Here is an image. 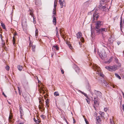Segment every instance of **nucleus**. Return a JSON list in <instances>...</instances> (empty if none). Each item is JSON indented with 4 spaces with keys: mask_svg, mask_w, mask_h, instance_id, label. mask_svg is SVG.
<instances>
[{
    "mask_svg": "<svg viewBox=\"0 0 124 124\" xmlns=\"http://www.w3.org/2000/svg\"><path fill=\"white\" fill-rule=\"evenodd\" d=\"M76 71L78 73H79L80 71V69L79 68H77L76 69Z\"/></svg>",
    "mask_w": 124,
    "mask_h": 124,
    "instance_id": "obj_27",
    "label": "nucleus"
},
{
    "mask_svg": "<svg viewBox=\"0 0 124 124\" xmlns=\"http://www.w3.org/2000/svg\"><path fill=\"white\" fill-rule=\"evenodd\" d=\"M19 94L20 95L21 94V93L20 92V91H19Z\"/></svg>",
    "mask_w": 124,
    "mask_h": 124,
    "instance_id": "obj_51",
    "label": "nucleus"
},
{
    "mask_svg": "<svg viewBox=\"0 0 124 124\" xmlns=\"http://www.w3.org/2000/svg\"><path fill=\"white\" fill-rule=\"evenodd\" d=\"M54 10L53 11V14L54 15H55L56 13V9H54Z\"/></svg>",
    "mask_w": 124,
    "mask_h": 124,
    "instance_id": "obj_33",
    "label": "nucleus"
},
{
    "mask_svg": "<svg viewBox=\"0 0 124 124\" xmlns=\"http://www.w3.org/2000/svg\"><path fill=\"white\" fill-rule=\"evenodd\" d=\"M56 31L57 33V36L58 37V35L57 34L58 33V28H56Z\"/></svg>",
    "mask_w": 124,
    "mask_h": 124,
    "instance_id": "obj_34",
    "label": "nucleus"
},
{
    "mask_svg": "<svg viewBox=\"0 0 124 124\" xmlns=\"http://www.w3.org/2000/svg\"><path fill=\"white\" fill-rule=\"evenodd\" d=\"M122 107H123V110L124 111V104H123Z\"/></svg>",
    "mask_w": 124,
    "mask_h": 124,
    "instance_id": "obj_46",
    "label": "nucleus"
},
{
    "mask_svg": "<svg viewBox=\"0 0 124 124\" xmlns=\"http://www.w3.org/2000/svg\"><path fill=\"white\" fill-rule=\"evenodd\" d=\"M94 104L96 106H97L99 105V103L97 100H94Z\"/></svg>",
    "mask_w": 124,
    "mask_h": 124,
    "instance_id": "obj_16",
    "label": "nucleus"
},
{
    "mask_svg": "<svg viewBox=\"0 0 124 124\" xmlns=\"http://www.w3.org/2000/svg\"><path fill=\"white\" fill-rule=\"evenodd\" d=\"M68 46H69L70 48V49H71V50H72V49H73V47H72V46L71 44H70L68 45Z\"/></svg>",
    "mask_w": 124,
    "mask_h": 124,
    "instance_id": "obj_32",
    "label": "nucleus"
},
{
    "mask_svg": "<svg viewBox=\"0 0 124 124\" xmlns=\"http://www.w3.org/2000/svg\"><path fill=\"white\" fill-rule=\"evenodd\" d=\"M38 30L37 29H36L35 31V36H37L36 37H37V36L38 35Z\"/></svg>",
    "mask_w": 124,
    "mask_h": 124,
    "instance_id": "obj_24",
    "label": "nucleus"
},
{
    "mask_svg": "<svg viewBox=\"0 0 124 124\" xmlns=\"http://www.w3.org/2000/svg\"><path fill=\"white\" fill-rule=\"evenodd\" d=\"M115 75L117 77V78H118L119 79H121V78L116 73L115 74Z\"/></svg>",
    "mask_w": 124,
    "mask_h": 124,
    "instance_id": "obj_20",
    "label": "nucleus"
},
{
    "mask_svg": "<svg viewBox=\"0 0 124 124\" xmlns=\"http://www.w3.org/2000/svg\"><path fill=\"white\" fill-rule=\"evenodd\" d=\"M14 9H15V8H14Z\"/></svg>",
    "mask_w": 124,
    "mask_h": 124,
    "instance_id": "obj_63",
    "label": "nucleus"
},
{
    "mask_svg": "<svg viewBox=\"0 0 124 124\" xmlns=\"http://www.w3.org/2000/svg\"><path fill=\"white\" fill-rule=\"evenodd\" d=\"M33 20H34V23H36V21H35L34 20V19H35V18H33Z\"/></svg>",
    "mask_w": 124,
    "mask_h": 124,
    "instance_id": "obj_47",
    "label": "nucleus"
},
{
    "mask_svg": "<svg viewBox=\"0 0 124 124\" xmlns=\"http://www.w3.org/2000/svg\"><path fill=\"white\" fill-rule=\"evenodd\" d=\"M99 15L98 13H94L93 15V20L92 21V22L93 23H94L95 22V19L97 20L99 16Z\"/></svg>",
    "mask_w": 124,
    "mask_h": 124,
    "instance_id": "obj_5",
    "label": "nucleus"
},
{
    "mask_svg": "<svg viewBox=\"0 0 124 124\" xmlns=\"http://www.w3.org/2000/svg\"><path fill=\"white\" fill-rule=\"evenodd\" d=\"M110 122L111 124H115L113 120H112L110 119Z\"/></svg>",
    "mask_w": 124,
    "mask_h": 124,
    "instance_id": "obj_30",
    "label": "nucleus"
},
{
    "mask_svg": "<svg viewBox=\"0 0 124 124\" xmlns=\"http://www.w3.org/2000/svg\"><path fill=\"white\" fill-rule=\"evenodd\" d=\"M13 44H14V45L15 44V37H13Z\"/></svg>",
    "mask_w": 124,
    "mask_h": 124,
    "instance_id": "obj_26",
    "label": "nucleus"
},
{
    "mask_svg": "<svg viewBox=\"0 0 124 124\" xmlns=\"http://www.w3.org/2000/svg\"><path fill=\"white\" fill-rule=\"evenodd\" d=\"M61 72L62 73V74H64V71L62 69H61Z\"/></svg>",
    "mask_w": 124,
    "mask_h": 124,
    "instance_id": "obj_39",
    "label": "nucleus"
},
{
    "mask_svg": "<svg viewBox=\"0 0 124 124\" xmlns=\"http://www.w3.org/2000/svg\"><path fill=\"white\" fill-rule=\"evenodd\" d=\"M123 95L124 96V93H123Z\"/></svg>",
    "mask_w": 124,
    "mask_h": 124,
    "instance_id": "obj_60",
    "label": "nucleus"
},
{
    "mask_svg": "<svg viewBox=\"0 0 124 124\" xmlns=\"http://www.w3.org/2000/svg\"><path fill=\"white\" fill-rule=\"evenodd\" d=\"M1 26H2V27L4 29H5L6 28V27L5 25L4 24V23L2 22H1Z\"/></svg>",
    "mask_w": 124,
    "mask_h": 124,
    "instance_id": "obj_18",
    "label": "nucleus"
},
{
    "mask_svg": "<svg viewBox=\"0 0 124 124\" xmlns=\"http://www.w3.org/2000/svg\"><path fill=\"white\" fill-rule=\"evenodd\" d=\"M102 8H103V9H104L106 8V7L104 6H103V7Z\"/></svg>",
    "mask_w": 124,
    "mask_h": 124,
    "instance_id": "obj_54",
    "label": "nucleus"
},
{
    "mask_svg": "<svg viewBox=\"0 0 124 124\" xmlns=\"http://www.w3.org/2000/svg\"><path fill=\"white\" fill-rule=\"evenodd\" d=\"M108 28H101L100 29H99V30H98L97 32H107L108 30Z\"/></svg>",
    "mask_w": 124,
    "mask_h": 124,
    "instance_id": "obj_7",
    "label": "nucleus"
},
{
    "mask_svg": "<svg viewBox=\"0 0 124 124\" xmlns=\"http://www.w3.org/2000/svg\"><path fill=\"white\" fill-rule=\"evenodd\" d=\"M0 38L1 39L2 41V46H3L5 45V43L4 41H3V39H2V35L1 34H0Z\"/></svg>",
    "mask_w": 124,
    "mask_h": 124,
    "instance_id": "obj_11",
    "label": "nucleus"
},
{
    "mask_svg": "<svg viewBox=\"0 0 124 124\" xmlns=\"http://www.w3.org/2000/svg\"><path fill=\"white\" fill-rule=\"evenodd\" d=\"M54 95L55 96H59V94L57 92H55L54 93Z\"/></svg>",
    "mask_w": 124,
    "mask_h": 124,
    "instance_id": "obj_19",
    "label": "nucleus"
},
{
    "mask_svg": "<svg viewBox=\"0 0 124 124\" xmlns=\"http://www.w3.org/2000/svg\"><path fill=\"white\" fill-rule=\"evenodd\" d=\"M122 32L123 33H124V32H123L122 31Z\"/></svg>",
    "mask_w": 124,
    "mask_h": 124,
    "instance_id": "obj_57",
    "label": "nucleus"
},
{
    "mask_svg": "<svg viewBox=\"0 0 124 124\" xmlns=\"http://www.w3.org/2000/svg\"><path fill=\"white\" fill-rule=\"evenodd\" d=\"M18 68V70L20 71H22L23 67L22 66H21L20 65H18V66L17 67Z\"/></svg>",
    "mask_w": 124,
    "mask_h": 124,
    "instance_id": "obj_15",
    "label": "nucleus"
},
{
    "mask_svg": "<svg viewBox=\"0 0 124 124\" xmlns=\"http://www.w3.org/2000/svg\"><path fill=\"white\" fill-rule=\"evenodd\" d=\"M12 116L11 115H10L9 117L8 120H10V119H12Z\"/></svg>",
    "mask_w": 124,
    "mask_h": 124,
    "instance_id": "obj_36",
    "label": "nucleus"
},
{
    "mask_svg": "<svg viewBox=\"0 0 124 124\" xmlns=\"http://www.w3.org/2000/svg\"><path fill=\"white\" fill-rule=\"evenodd\" d=\"M80 92H81V93L82 94H83L84 93L83 92L81 91H80Z\"/></svg>",
    "mask_w": 124,
    "mask_h": 124,
    "instance_id": "obj_52",
    "label": "nucleus"
},
{
    "mask_svg": "<svg viewBox=\"0 0 124 124\" xmlns=\"http://www.w3.org/2000/svg\"><path fill=\"white\" fill-rule=\"evenodd\" d=\"M101 22L100 21H98L96 22L95 24V30L96 29H99L101 26Z\"/></svg>",
    "mask_w": 124,
    "mask_h": 124,
    "instance_id": "obj_6",
    "label": "nucleus"
},
{
    "mask_svg": "<svg viewBox=\"0 0 124 124\" xmlns=\"http://www.w3.org/2000/svg\"><path fill=\"white\" fill-rule=\"evenodd\" d=\"M39 102H40V103H40V102H41V101H39Z\"/></svg>",
    "mask_w": 124,
    "mask_h": 124,
    "instance_id": "obj_61",
    "label": "nucleus"
},
{
    "mask_svg": "<svg viewBox=\"0 0 124 124\" xmlns=\"http://www.w3.org/2000/svg\"><path fill=\"white\" fill-rule=\"evenodd\" d=\"M22 27L23 28H24L25 26H26L27 25L26 22L25 21V23H24L23 21L22 23Z\"/></svg>",
    "mask_w": 124,
    "mask_h": 124,
    "instance_id": "obj_13",
    "label": "nucleus"
},
{
    "mask_svg": "<svg viewBox=\"0 0 124 124\" xmlns=\"http://www.w3.org/2000/svg\"><path fill=\"white\" fill-rule=\"evenodd\" d=\"M77 37L78 38H80L82 36V34L81 32H79L77 34Z\"/></svg>",
    "mask_w": 124,
    "mask_h": 124,
    "instance_id": "obj_9",
    "label": "nucleus"
},
{
    "mask_svg": "<svg viewBox=\"0 0 124 124\" xmlns=\"http://www.w3.org/2000/svg\"><path fill=\"white\" fill-rule=\"evenodd\" d=\"M86 101L89 104L90 103V102L87 99H86Z\"/></svg>",
    "mask_w": 124,
    "mask_h": 124,
    "instance_id": "obj_41",
    "label": "nucleus"
},
{
    "mask_svg": "<svg viewBox=\"0 0 124 124\" xmlns=\"http://www.w3.org/2000/svg\"><path fill=\"white\" fill-rule=\"evenodd\" d=\"M41 117L43 119H44V117H45L43 115H42L41 116Z\"/></svg>",
    "mask_w": 124,
    "mask_h": 124,
    "instance_id": "obj_42",
    "label": "nucleus"
},
{
    "mask_svg": "<svg viewBox=\"0 0 124 124\" xmlns=\"http://www.w3.org/2000/svg\"><path fill=\"white\" fill-rule=\"evenodd\" d=\"M108 110V108H105L104 109V111L105 112L107 111Z\"/></svg>",
    "mask_w": 124,
    "mask_h": 124,
    "instance_id": "obj_35",
    "label": "nucleus"
},
{
    "mask_svg": "<svg viewBox=\"0 0 124 124\" xmlns=\"http://www.w3.org/2000/svg\"><path fill=\"white\" fill-rule=\"evenodd\" d=\"M96 119L97 120V121L98 122H99V121H101V119L99 117H96Z\"/></svg>",
    "mask_w": 124,
    "mask_h": 124,
    "instance_id": "obj_28",
    "label": "nucleus"
},
{
    "mask_svg": "<svg viewBox=\"0 0 124 124\" xmlns=\"http://www.w3.org/2000/svg\"><path fill=\"white\" fill-rule=\"evenodd\" d=\"M99 29H96V30H96V31H96V32H97L98 31V30H99Z\"/></svg>",
    "mask_w": 124,
    "mask_h": 124,
    "instance_id": "obj_49",
    "label": "nucleus"
},
{
    "mask_svg": "<svg viewBox=\"0 0 124 124\" xmlns=\"http://www.w3.org/2000/svg\"><path fill=\"white\" fill-rule=\"evenodd\" d=\"M30 15L31 16L33 17L34 18V15L33 14V11L32 10H30Z\"/></svg>",
    "mask_w": 124,
    "mask_h": 124,
    "instance_id": "obj_14",
    "label": "nucleus"
},
{
    "mask_svg": "<svg viewBox=\"0 0 124 124\" xmlns=\"http://www.w3.org/2000/svg\"><path fill=\"white\" fill-rule=\"evenodd\" d=\"M99 114H100L101 115H103L104 114V113L102 112H99ZM101 116L102 117H103V116Z\"/></svg>",
    "mask_w": 124,
    "mask_h": 124,
    "instance_id": "obj_37",
    "label": "nucleus"
},
{
    "mask_svg": "<svg viewBox=\"0 0 124 124\" xmlns=\"http://www.w3.org/2000/svg\"><path fill=\"white\" fill-rule=\"evenodd\" d=\"M5 69H6L7 71H9V67L8 65H7L5 67Z\"/></svg>",
    "mask_w": 124,
    "mask_h": 124,
    "instance_id": "obj_21",
    "label": "nucleus"
},
{
    "mask_svg": "<svg viewBox=\"0 0 124 124\" xmlns=\"http://www.w3.org/2000/svg\"><path fill=\"white\" fill-rule=\"evenodd\" d=\"M18 89L19 91H20V88L19 87H18Z\"/></svg>",
    "mask_w": 124,
    "mask_h": 124,
    "instance_id": "obj_48",
    "label": "nucleus"
},
{
    "mask_svg": "<svg viewBox=\"0 0 124 124\" xmlns=\"http://www.w3.org/2000/svg\"><path fill=\"white\" fill-rule=\"evenodd\" d=\"M15 92H16V93H17L16 92V91H15Z\"/></svg>",
    "mask_w": 124,
    "mask_h": 124,
    "instance_id": "obj_59",
    "label": "nucleus"
},
{
    "mask_svg": "<svg viewBox=\"0 0 124 124\" xmlns=\"http://www.w3.org/2000/svg\"><path fill=\"white\" fill-rule=\"evenodd\" d=\"M2 94L6 98L7 97V96L5 95L3 92L2 93Z\"/></svg>",
    "mask_w": 124,
    "mask_h": 124,
    "instance_id": "obj_45",
    "label": "nucleus"
},
{
    "mask_svg": "<svg viewBox=\"0 0 124 124\" xmlns=\"http://www.w3.org/2000/svg\"><path fill=\"white\" fill-rule=\"evenodd\" d=\"M85 121L86 123V124H88V121H87V120L86 119H85Z\"/></svg>",
    "mask_w": 124,
    "mask_h": 124,
    "instance_id": "obj_44",
    "label": "nucleus"
},
{
    "mask_svg": "<svg viewBox=\"0 0 124 124\" xmlns=\"http://www.w3.org/2000/svg\"><path fill=\"white\" fill-rule=\"evenodd\" d=\"M40 122V120L39 119H38L36 120V123L37 124H39V123Z\"/></svg>",
    "mask_w": 124,
    "mask_h": 124,
    "instance_id": "obj_29",
    "label": "nucleus"
},
{
    "mask_svg": "<svg viewBox=\"0 0 124 124\" xmlns=\"http://www.w3.org/2000/svg\"><path fill=\"white\" fill-rule=\"evenodd\" d=\"M38 80V83L39 84H40L41 83V82L39 81V80Z\"/></svg>",
    "mask_w": 124,
    "mask_h": 124,
    "instance_id": "obj_53",
    "label": "nucleus"
},
{
    "mask_svg": "<svg viewBox=\"0 0 124 124\" xmlns=\"http://www.w3.org/2000/svg\"><path fill=\"white\" fill-rule=\"evenodd\" d=\"M123 53H124V51H123Z\"/></svg>",
    "mask_w": 124,
    "mask_h": 124,
    "instance_id": "obj_62",
    "label": "nucleus"
},
{
    "mask_svg": "<svg viewBox=\"0 0 124 124\" xmlns=\"http://www.w3.org/2000/svg\"><path fill=\"white\" fill-rule=\"evenodd\" d=\"M38 86L39 87L40 93L43 94L45 93V92L44 91L45 89L44 87L42 85H38Z\"/></svg>",
    "mask_w": 124,
    "mask_h": 124,
    "instance_id": "obj_4",
    "label": "nucleus"
},
{
    "mask_svg": "<svg viewBox=\"0 0 124 124\" xmlns=\"http://www.w3.org/2000/svg\"><path fill=\"white\" fill-rule=\"evenodd\" d=\"M32 50L33 51H35V46L33 45L32 46Z\"/></svg>",
    "mask_w": 124,
    "mask_h": 124,
    "instance_id": "obj_22",
    "label": "nucleus"
},
{
    "mask_svg": "<svg viewBox=\"0 0 124 124\" xmlns=\"http://www.w3.org/2000/svg\"><path fill=\"white\" fill-rule=\"evenodd\" d=\"M60 33L61 35V36L62 38L63 39H65V37H64V35L63 34H62V33H61V30H60Z\"/></svg>",
    "mask_w": 124,
    "mask_h": 124,
    "instance_id": "obj_23",
    "label": "nucleus"
},
{
    "mask_svg": "<svg viewBox=\"0 0 124 124\" xmlns=\"http://www.w3.org/2000/svg\"><path fill=\"white\" fill-rule=\"evenodd\" d=\"M113 57H111L110 58L108 61H106V63H110L112 60Z\"/></svg>",
    "mask_w": 124,
    "mask_h": 124,
    "instance_id": "obj_12",
    "label": "nucleus"
},
{
    "mask_svg": "<svg viewBox=\"0 0 124 124\" xmlns=\"http://www.w3.org/2000/svg\"><path fill=\"white\" fill-rule=\"evenodd\" d=\"M53 16H54V17H53V22L54 24V25H55L56 23V18L54 16V15H53Z\"/></svg>",
    "mask_w": 124,
    "mask_h": 124,
    "instance_id": "obj_10",
    "label": "nucleus"
},
{
    "mask_svg": "<svg viewBox=\"0 0 124 124\" xmlns=\"http://www.w3.org/2000/svg\"><path fill=\"white\" fill-rule=\"evenodd\" d=\"M53 47L55 48L57 50L59 49V48L57 46H54Z\"/></svg>",
    "mask_w": 124,
    "mask_h": 124,
    "instance_id": "obj_25",
    "label": "nucleus"
},
{
    "mask_svg": "<svg viewBox=\"0 0 124 124\" xmlns=\"http://www.w3.org/2000/svg\"><path fill=\"white\" fill-rule=\"evenodd\" d=\"M56 5L55 4V1L54 5V9H56Z\"/></svg>",
    "mask_w": 124,
    "mask_h": 124,
    "instance_id": "obj_38",
    "label": "nucleus"
},
{
    "mask_svg": "<svg viewBox=\"0 0 124 124\" xmlns=\"http://www.w3.org/2000/svg\"><path fill=\"white\" fill-rule=\"evenodd\" d=\"M120 25L121 31L124 32V21L123 22L122 16H121L120 17Z\"/></svg>",
    "mask_w": 124,
    "mask_h": 124,
    "instance_id": "obj_3",
    "label": "nucleus"
},
{
    "mask_svg": "<svg viewBox=\"0 0 124 124\" xmlns=\"http://www.w3.org/2000/svg\"><path fill=\"white\" fill-rule=\"evenodd\" d=\"M93 68L94 70L96 71H97L96 73L98 74H100L101 76L102 77L103 76V75L102 74V75H101V70H100V69L98 66H97L96 65H94L93 66Z\"/></svg>",
    "mask_w": 124,
    "mask_h": 124,
    "instance_id": "obj_2",
    "label": "nucleus"
},
{
    "mask_svg": "<svg viewBox=\"0 0 124 124\" xmlns=\"http://www.w3.org/2000/svg\"><path fill=\"white\" fill-rule=\"evenodd\" d=\"M46 105L47 107L49 106L48 104L49 103V100L48 99H47L46 101Z\"/></svg>",
    "mask_w": 124,
    "mask_h": 124,
    "instance_id": "obj_17",
    "label": "nucleus"
},
{
    "mask_svg": "<svg viewBox=\"0 0 124 124\" xmlns=\"http://www.w3.org/2000/svg\"><path fill=\"white\" fill-rule=\"evenodd\" d=\"M19 124H24L23 123H20Z\"/></svg>",
    "mask_w": 124,
    "mask_h": 124,
    "instance_id": "obj_55",
    "label": "nucleus"
},
{
    "mask_svg": "<svg viewBox=\"0 0 124 124\" xmlns=\"http://www.w3.org/2000/svg\"><path fill=\"white\" fill-rule=\"evenodd\" d=\"M86 97H88L87 96V95L85 93H84L83 94Z\"/></svg>",
    "mask_w": 124,
    "mask_h": 124,
    "instance_id": "obj_40",
    "label": "nucleus"
},
{
    "mask_svg": "<svg viewBox=\"0 0 124 124\" xmlns=\"http://www.w3.org/2000/svg\"><path fill=\"white\" fill-rule=\"evenodd\" d=\"M37 78L38 80H39V79L38 77H37Z\"/></svg>",
    "mask_w": 124,
    "mask_h": 124,
    "instance_id": "obj_56",
    "label": "nucleus"
},
{
    "mask_svg": "<svg viewBox=\"0 0 124 124\" xmlns=\"http://www.w3.org/2000/svg\"><path fill=\"white\" fill-rule=\"evenodd\" d=\"M59 3L61 6V8H62L63 6H65V4L64 1H62L61 0L59 1Z\"/></svg>",
    "mask_w": 124,
    "mask_h": 124,
    "instance_id": "obj_8",
    "label": "nucleus"
},
{
    "mask_svg": "<svg viewBox=\"0 0 124 124\" xmlns=\"http://www.w3.org/2000/svg\"><path fill=\"white\" fill-rule=\"evenodd\" d=\"M33 120H34V121L35 122H36V119H35V118H34L33 119Z\"/></svg>",
    "mask_w": 124,
    "mask_h": 124,
    "instance_id": "obj_50",
    "label": "nucleus"
},
{
    "mask_svg": "<svg viewBox=\"0 0 124 124\" xmlns=\"http://www.w3.org/2000/svg\"><path fill=\"white\" fill-rule=\"evenodd\" d=\"M105 68L109 71H115L117 69V66L116 65L113 66H107L105 67Z\"/></svg>",
    "mask_w": 124,
    "mask_h": 124,
    "instance_id": "obj_1",
    "label": "nucleus"
},
{
    "mask_svg": "<svg viewBox=\"0 0 124 124\" xmlns=\"http://www.w3.org/2000/svg\"><path fill=\"white\" fill-rule=\"evenodd\" d=\"M22 116H21V118H22Z\"/></svg>",
    "mask_w": 124,
    "mask_h": 124,
    "instance_id": "obj_58",
    "label": "nucleus"
},
{
    "mask_svg": "<svg viewBox=\"0 0 124 124\" xmlns=\"http://www.w3.org/2000/svg\"><path fill=\"white\" fill-rule=\"evenodd\" d=\"M13 120L12 119H10V120H9V122H13Z\"/></svg>",
    "mask_w": 124,
    "mask_h": 124,
    "instance_id": "obj_43",
    "label": "nucleus"
},
{
    "mask_svg": "<svg viewBox=\"0 0 124 124\" xmlns=\"http://www.w3.org/2000/svg\"><path fill=\"white\" fill-rule=\"evenodd\" d=\"M80 39V40L82 42H84V39L82 37Z\"/></svg>",
    "mask_w": 124,
    "mask_h": 124,
    "instance_id": "obj_31",
    "label": "nucleus"
}]
</instances>
